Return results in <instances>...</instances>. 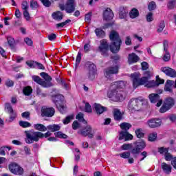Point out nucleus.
<instances>
[{"mask_svg": "<svg viewBox=\"0 0 176 176\" xmlns=\"http://www.w3.org/2000/svg\"><path fill=\"white\" fill-rule=\"evenodd\" d=\"M30 115H31V113H30L29 111H25L22 113L21 116L22 118H24L25 119H28V120H30V119H31L30 118Z\"/></svg>", "mask_w": 176, "mask_h": 176, "instance_id": "56", "label": "nucleus"}, {"mask_svg": "<svg viewBox=\"0 0 176 176\" xmlns=\"http://www.w3.org/2000/svg\"><path fill=\"white\" fill-rule=\"evenodd\" d=\"M38 2L34 1V0H32L30 2V8H32V9H37V8H38Z\"/></svg>", "mask_w": 176, "mask_h": 176, "instance_id": "53", "label": "nucleus"}, {"mask_svg": "<svg viewBox=\"0 0 176 176\" xmlns=\"http://www.w3.org/2000/svg\"><path fill=\"white\" fill-rule=\"evenodd\" d=\"M107 96L111 101L118 102L119 101H123L126 98V92L123 90L116 89V88H111L107 94Z\"/></svg>", "mask_w": 176, "mask_h": 176, "instance_id": "3", "label": "nucleus"}, {"mask_svg": "<svg viewBox=\"0 0 176 176\" xmlns=\"http://www.w3.org/2000/svg\"><path fill=\"white\" fill-rule=\"evenodd\" d=\"M127 85V82L126 81H117L113 83V85H111V89H116L117 90H119L120 89H124Z\"/></svg>", "mask_w": 176, "mask_h": 176, "instance_id": "23", "label": "nucleus"}, {"mask_svg": "<svg viewBox=\"0 0 176 176\" xmlns=\"http://www.w3.org/2000/svg\"><path fill=\"white\" fill-rule=\"evenodd\" d=\"M9 170L12 174L16 175H23L24 174V169L16 163H12L9 165Z\"/></svg>", "mask_w": 176, "mask_h": 176, "instance_id": "9", "label": "nucleus"}, {"mask_svg": "<svg viewBox=\"0 0 176 176\" xmlns=\"http://www.w3.org/2000/svg\"><path fill=\"white\" fill-rule=\"evenodd\" d=\"M148 9L150 12L155 10V9H156V3L155 1L150 2L148 6Z\"/></svg>", "mask_w": 176, "mask_h": 176, "instance_id": "46", "label": "nucleus"}, {"mask_svg": "<svg viewBox=\"0 0 176 176\" xmlns=\"http://www.w3.org/2000/svg\"><path fill=\"white\" fill-rule=\"evenodd\" d=\"M164 104L166 105L168 107L171 109L172 107H174L175 102L174 101V99L173 98H167L165 100V102Z\"/></svg>", "mask_w": 176, "mask_h": 176, "instance_id": "30", "label": "nucleus"}, {"mask_svg": "<svg viewBox=\"0 0 176 176\" xmlns=\"http://www.w3.org/2000/svg\"><path fill=\"white\" fill-rule=\"evenodd\" d=\"M156 138H157V133L156 132H153L148 135V141L151 142L156 141Z\"/></svg>", "mask_w": 176, "mask_h": 176, "instance_id": "39", "label": "nucleus"}, {"mask_svg": "<svg viewBox=\"0 0 176 176\" xmlns=\"http://www.w3.org/2000/svg\"><path fill=\"white\" fill-rule=\"evenodd\" d=\"M79 127H80V124H79V122H78V121H74L72 124L73 130H78Z\"/></svg>", "mask_w": 176, "mask_h": 176, "instance_id": "60", "label": "nucleus"}, {"mask_svg": "<svg viewBox=\"0 0 176 176\" xmlns=\"http://www.w3.org/2000/svg\"><path fill=\"white\" fill-rule=\"evenodd\" d=\"M158 152L160 153L161 154L163 153H168V148H164V147H160L158 148Z\"/></svg>", "mask_w": 176, "mask_h": 176, "instance_id": "62", "label": "nucleus"}, {"mask_svg": "<svg viewBox=\"0 0 176 176\" xmlns=\"http://www.w3.org/2000/svg\"><path fill=\"white\" fill-rule=\"evenodd\" d=\"M19 126H21V127H23V128L31 127V123H30L27 121H20Z\"/></svg>", "mask_w": 176, "mask_h": 176, "instance_id": "44", "label": "nucleus"}, {"mask_svg": "<svg viewBox=\"0 0 176 176\" xmlns=\"http://www.w3.org/2000/svg\"><path fill=\"white\" fill-rule=\"evenodd\" d=\"M80 60H82V54L80 52H78L76 59V65H79Z\"/></svg>", "mask_w": 176, "mask_h": 176, "instance_id": "61", "label": "nucleus"}, {"mask_svg": "<svg viewBox=\"0 0 176 176\" xmlns=\"http://www.w3.org/2000/svg\"><path fill=\"white\" fill-rule=\"evenodd\" d=\"M135 135L138 138H144V134L142 133V129H138L135 131Z\"/></svg>", "mask_w": 176, "mask_h": 176, "instance_id": "41", "label": "nucleus"}, {"mask_svg": "<svg viewBox=\"0 0 176 176\" xmlns=\"http://www.w3.org/2000/svg\"><path fill=\"white\" fill-rule=\"evenodd\" d=\"M52 100L54 104H56L60 113H64V112H65V107H64V104H63V101H64V96L61 95H56L53 97Z\"/></svg>", "mask_w": 176, "mask_h": 176, "instance_id": "6", "label": "nucleus"}, {"mask_svg": "<svg viewBox=\"0 0 176 176\" xmlns=\"http://www.w3.org/2000/svg\"><path fill=\"white\" fill-rule=\"evenodd\" d=\"M113 116L115 120H117L118 122H120V120H123V113L120 112V110L118 109H114Z\"/></svg>", "mask_w": 176, "mask_h": 176, "instance_id": "27", "label": "nucleus"}, {"mask_svg": "<svg viewBox=\"0 0 176 176\" xmlns=\"http://www.w3.org/2000/svg\"><path fill=\"white\" fill-rule=\"evenodd\" d=\"M118 72H119V68L118 67V66L110 67L104 69V76H106V78H109L111 75L118 74Z\"/></svg>", "mask_w": 176, "mask_h": 176, "instance_id": "20", "label": "nucleus"}, {"mask_svg": "<svg viewBox=\"0 0 176 176\" xmlns=\"http://www.w3.org/2000/svg\"><path fill=\"white\" fill-rule=\"evenodd\" d=\"M146 20L148 23H151V21H153V13L148 12L146 15Z\"/></svg>", "mask_w": 176, "mask_h": 176, "instance_id": "55", "label": "nucleus"}, {"mask_svg": "<svg viewBox=\"0 0 176 176\" xmlns=\"http://www.w3.org/2000/svg\"><path fill=\"white\" fill-rule=\"evenodd\" d=\"M163 46L164 54L162 58L164 61H170V58H171V55L170 54V52H168V42L166 40L164 41Z\"/></svg>", "mask_w": 176, "mask_h": 176, "instance_id": "17", "label": "nucleus"}, {"mask_svg": "<svg viewBox=\"0 0 176 176\" xmlns=\"http://www.w3.org/2000/svg\"><path fill=\"white\" fill-rule=\"evenodd\" d=\"M99 52L102 53V54H107V52L109 50V45H108V41L107 40L100 41V45L98 47Z\"/></svg>", "mask_w": 176, "mask_h": 176, "instance_id": "18", "label": "nucleus"}, {"mask_svg": "<svg viewBox=\"0 0 176 176\" xmlns=\"http://www.w3.org/2000/svg\"><path fill=\"white\" fill-rule=\"evenodd\" d=\"M52 17L54 20H63V13H61L60 11L54 12L52 14Z\"/></svg>", "mask_w": 176, "mask_h": 176, "instance_id": "37", "label": "nucleus"}, {"mask_svg": "<svg viewBox=\"0 0 176 176\" xmlns=\"http://www.w3.org/2000/svg\"><path fill=\"white\" fill-rule=\"evenodd\" d=\"M68 23H71V20L67 19L65 22H62L60 23H57L56 24V27H58V28H60V27L63 28L65 25H67L68 24Z\"/></svg>", "mask_w": 176, "mask_h": 176, "instance_id": "58", "label": "nucleus"}, {"mask_svg": "<svg viewBox=\"0 0 176 176\" xmlns=\"http://www.w3.org/2000/svg\"><path fill=\"white\" fill-rule=\"evenodd\" d=\"M129 16L131 19H135L140 16V12L137 8H133L129 12Z\"/></svg>", "mask_w": 176, "mask_h": 176, "instance_id": "33", "label": "nucleus"}, {"mask_svg": "<svg viewBox=\"0 0 176 176\" xmlns=\"http://www.w3.org/2000/svg\"><path fill=\"white\" fill-rule=\"evenodd\" d=\"M7 39L10 47H11V49H14V45H16V41H14V38L12 36H8Z\"/></svg>", "mask_w": 176, "mask_h": 176, "instance_id": "36", "label": "nucleus"}, {"mask_svg": "<svg viewBox=\"0 0 176 176\" xmlns=\"http://www.w3.org/2000/svg\"><path fill=\"white\" fill-rule=\"evenodd\" d=\"M76 118L79 120L80 122H84V123H87V122H86V120H85V119L83 118V113H79Z\"/></svg>", "mask_w": 176, "mask_h": 176, "instance_id": "52", "label": "nucleus"}, {"mask_svg": "<svg viewBox=\"0 0 176 176\" xmlns=\"http://www.w3.org/2000/svg\"><path fill=\"white\" fill-rule=\"evenodd\" d=\"M54 135L56 137H58V138H64V139L68 138V136L67 135L60 131L55 133Z\"/></svg>", "mask_w": 176, "mask_h": 176, "instance_id": "48", "label": "nucleus"}, {"mask_svg": "<svg viewBox=\"0 0 176 176\" xmlns=\"http://www.w3.org/2000/svg\"><path fill=\"white\" fill-rule=\"evenodd\" d=\"M56 111L53 107H47L46 106L42 107L41 108V116L46 118H52L54 116Z\"/></svg>", "mask_w": 176, "mask_h": 176, "instance_id": "11", "label": "nucleus"}, {"mask_svg": "<svg viewBox=\"0 0 176 176\" xmlns=\"http://www.w3.org/2000/svg\"><path fill=\"white\" fill-rule=\"evenodd\" d=\"M23 16L25 19H26L27 21H30L31 16H30V12H28V10L23 11Z\"/></svg>", "mask_w": 176, "mask_h": 176, "instance_id": "59", "label": "nucleus"}, {"mask_svg": "<svg viewBox=\"0 0 176 176\" xmlns=\"http://www.w3.org/2000/svg\"><path fill=\"white\" fill-rule=\"evenodd\" d=\"M148 98L153 104H156V107H160L163 102V100L160 99V96L157 94H151L148 96Z\"/></svg>", "mask_w": 176, "mask_h": 176, "instance_id": "15", "label": "nucleus"}, {"mask_svg": "<svg viewBox=\"0 0 176 176\" xmlns=\"http://www.w3.org/2000/svg\"><path fill=\"white\" fill-rule=\"evenodd\" d=\"M120 127L122 130H124V131H127L131 129V124L129 122H122L120 124Z\"/></svg>", "mask_w": 176, "mask_h": 176, "instance_id": "34", "label": "nucleus"}, {"mask_svg": "<svg viewBox=\"0 0 176 176\" xmlns=\"http://www.w3.org/2000/svg\"><path fill=\"white\" fill-rule=\"evenodd\" d=\"M169 109H170V108H169L168 106L164 104L162 107L160 108V112L161 113H164V112H167V111H168Z\"/></svg>", "mask_w": 176, "mask_h": 176, "instance_id": "50", "label": "nucleus"}, {"mask_svg": "<svg viewBox=\"0 0 176 176\" xmlns=\"http://www.w3.org/2000/svg\"><path fill=\"white\" fill-rule=\"evenodd\" d=\"M36 95L41 98H43L46 97V96H47V94H46V93L45 92H43L42 89H41L40 88H36Z\"/></svg>", "mask_w": 176, "mask_h": 176, "instance_id": "42", "label": "nucleus"}, {"mask_svg": "<svg viewBox=\"0 0 176 176\" xmlns=\"http://www.w3.org/2000/svg\"><path fill=\"white\" fill-rule=\"evenodd\" d=\"M161 168L166 174H170L171 173L172 167L171 165L167 164L166 162H163L161 164Z\"/></svg>", "mask_w": 176, "mask_h": 176, "instance_id": "28", "label": "nucleus"}, {"mask_svg": "<svg viewBox=\"0 0 176 176\" xmlns=\"http://www.w3.org/2000/svg\"><path fill=\"white\" fill-rule=\"evenodd\" d=\"M146 124L150 129H156L162 126V120L159 118H151L147 121Z\"/></svg>", "mask_w": 176, "mask_h": 176, "instance_id": "13", "label": "nucleus"}, {"mask_svg": "<svg viewBox=\"0 0 176 176\" xmlns=\"http://www.w3.org/2000/svg\"><path fill=\"white\" fill-rule=\"evenodd\" d=\"M164 83V80L162 79L159 77V76H156V80H147L146 82L145 87L152 88V87H157L160 85H163Z\"/></svg>", "mask_w": 176, "mask_h": 176, "instance_id": "10", "label": "nucleus"}, {"mask_svg": "<svg viewBox=\"0 0 176 176\" xmlns=\"http://www.w3.org/2000/svg\"><path fill=\"white\" fill-rule=\"evenodd\" d=\"M142 107V101L141 100L134 98L131 99L128 105L129 111H140Z\"/></svg>", "mask_w": 176, "mask_h": 176, "instance_id": "7", "label": "nucleus"}, {"mask_svg": "<svg viewBox=\"0 0 176 176\" xmlns=\"http://www.w3.org/2000/svg\"><path fill=\"white\" fill-rule=\"evenodd\" d=\"M41 2L45 6V8H50V6L52 5V2L49 0H40Z\"/></svg>", "mask_w": 176, "mask_h": 176, "instance_id": "57", "label": "nucleus"}, {"mask_svg": "<svg viewBox=\"0 0 176 176\" xmlns=\"http://www.w3.org/2000/svg\"><path fill=\"white\" fill-rule=\"evenodd\" d=\"M21 8L23 10H28V3L27 1H23L21 4Z\"/></svg>", "mask_w": 176, "mask_h": 176, "instance_id": "63", "label": "nucleus"}, {"mask_svg": "<svg viewBox=\"0 0 176 176\" xmlns=\"http://www.w3.org/2000/svg\"><path fill=\"white\" fill-rule=\"evenodd\" d=\"M118 140L120 141H122V140H125V141H130V140H133V135L129 133L128 131H122L120 133V137Z\"/></svg>", "mask_w": 176, "mask_h": 176, "instance_id": "21", "label": "nucleus"}, {"mask_svg": "<svg viewBox=\"0 0 176 176\" xmlns=\"http://www.w3.org/2000/svg\"><path fill=\"white\" fill-rule=\"evenodd\" d=\"M164 27H166L164 21H162L160 23L158 29L157 30V32H162L163 31V30H164Z\"/></svg>", "mask_w": 176, "mask_h": 176, "instance_id": "49", "label": "nucleus"}, {"mask_svg": "<svg viewBox=\"0 0 176 176\" xmlns=\"http://www.w3.org/2000/svg\"><path fill=\"white\" fill-rule=\"evenodd\" d=\"M162 72L166 74L167 76L170 78H176V71L174 69L170 68L168 67H164L161 68Z\"/></svg>", "mask_w": 176, "mask_h": 176, "instance_id": "19", "label": "nucleus"}, {"mask_svg": "<svg viewBox=\"0 0 176 176\" xmlns=\"http://www.w3.org/2000/svg\"><path fill=\"white\" fill-rule=\"evenodd\" d=\"M95 34L98 38H104L105 36V32L100 28L95 30Z\"/></svg>", "mask_w": 176, "mask_h": 176, "instance_id": "31", "label": "nucleus"}, {"mask_svg": "<svg viewBox=\"0 0 176 176\" xmlns=\"http://www.w3.org/2000/svg\"><path fill=\"white\" fill-rule=\"evenodd\" d=\"M78 133L82 135V137H89V138H93L94 137L93 129L90 125H87L85 128L78 131Z\"/></svg>", "mask_w": 176, "mask_h": 176, "instance_id": "12", "label": "nucleus"}, {"mask_svg": "<svg viewBox=\"0 0 176 176\" xmlns=\"http://www.w3.org/2000/svg\"><path fill=\"white\" fill-rule=\"evenodd\" d=\"M121 148L123 151H129V149H133V144H124Z\"/></svg>", "mask_w": 176, "mask_h": 176, "instance_id": "45", "label": "nucleus"}, {"mask_svg": "<svg viewBox=\"0 0 176 176\" xmlns=\"http://www.w3.org/2000/svg\"><path fill=\"white\" fill-rule=\"evenodd\" d=\"M87 77L90 80H94V79H96V75H97V67L96 65L91 63H87Z\"/></svg>", "mask_w": 176, "mask_h": 176, "instance_id": "8", "label": "nucleus"}, {"mask_svg": "<svg viewBox=\"0 0 176 176\" xmlns=\"http://www.w3.org/2000/svg\"><path fill=\"white\" fill-rule=\"evenodd\" d=\"M127 13H129V11L124 7L120 8V19H126L127 17Z\"/></svg>", "mask_w": 176, "mask_h": 176, "instance_id": "29", "label": "nucleus"}, {"mask_svg": "<svg viewBox=\"0 0 176 176\" xmlns=\"http://www.w3.org/2000/svg\"><path fill=\"white\" fill-rule=\"evenodd\" d=\"M74 119V115H70L69 116H67L63 120V124H68L71 120Z\"/></svg>", "mask_w": 176, "mask_h": 176, "instance_id": "43", "label": "nucleus"}, {"mask_svg": "<svg viewBox=\"0 0 176 176\" xmlns=\"http://www.w3.org/2000/svg\"><path fill=\"white\" fill-rule=\"evenodd\" d=\"M41 76L43 78V79H45V82L47 83H50L51 80H52V76H49V74H47V73L45 72H41L40 74Z\"/></svg>", "mask_w": 176, "mask_h": 176, "instance_id": "38", "label": "nucleus"}, {"mask_svg": "<svg viewBox=\"0 0 176 176\" xmlns=\"http://www.w3.org/2000/svg\"><path fill=\"white\" fill-rule=\"evenodd\" d=\"M176 1L175 0H170L168 3V8L169 9H174L175 8Z\"/></svg>", "mask_w": 176, "mask_h": 176, "instance_id": "51", "label": "nucleus"}, {"mask_svg": "<svg viewBox=\"0 0 176 176\" xmlns=\"http://www.w3.org/2000/svg\"><path fill=\"white\" fill-rule=\"evenodd\" d=\"M140 61V57L135 53H131L128 55L129 64H135Z\"/></svg>", "mask_w": 176, "mask_h": 176, "instance_id": "22", "label": "nucleus"}, {"mask_svg": "<svg viewBox=\"0 0 176 176\" xmlns=\"http://www.w3.org/2000/svg\"><path fill=\"white\" fill-rule=\"evenodd\" d=\"M6 111H7V112L10 114L14 112L13 109L12 108V106H10V104L9 103L6 104Z\"/></svg>", "mask_w": 176, "mask_h": 176, "instance_id": "54", "label": "nucleus"}, {"mask_svg": "<svg viewBox=\"0 0 176 176\" xmlns=\"http://www.w3.org/2000/svg\"><path fill=\"white\" fill-rule=\"evenodd\" d=\"M152 72L149 71H146L144 72V76L141 78V74L140 73H133L131 75V79L133 82V86L134 89H137L138 86H142L145 83L148 82L149 78L153 76Z\"/></svg>", "mask_w": 176, "mask_h": 176, "instance_id": "1", "label": "nucleus"}, {"mask_svg": "<svg viewBox=\"0 0 176 176\" xmlns=\"http://www.w3.org/2000/svg\"><path fill=\"white\" fill-rule=\"evenodd\" d=\"M61 127L58 124H52L48 125L47 126V130H50L52 133H54L55 131H58Z\"/></svg>", "mask_w": 176, "mask_h": 176, "instance_id": "32", "label": "nucleus"}, {"mask_svg": "<svg viewBox=\"0 0 176 176\" xmlns=\"http://www.w3.org/2000/svg\"><path fill=\"white\" fill-rule=\"evenodd\" d=\"M91 20V12H89L85 15V21L86 23H90Z\"/></svg>", "mask_w": 176, "mask_h": 176, "instance_id": "64", "label": "nucleus"}, {"mask_svg": "<svg viewBox=\"0 0 176 176\" xmlns=\"http://www.w3.org/2000/svg\"><path fill=\"white\" fill-rule=\"evenodd\" d=\"M109 38L112 41L110 45V50L112 53H118L120 50V45H122V40L119 37V33L115 30H112L110 33Z\"/></svg>", "mask_w": 176, "mask_h": 176, "instance_id": "2", "label": "nucleus"}, {"mask_svg": "<svg viewBox=\"0 0 176 176\" xmlns=\"http://www.w3.org/2000/svg\"><path fill=\"white\" fill-rule=\"evenodd\" d=\"M174 81L171 80H167L165 84L164 90L169 93H173V89H174Z\"/></svg>", "mask_w": 176, "mask_h": 176, "instance_id": "25", "label": "nucleus"}, {"mask_svg": "<svg viewBox=\"0 0 176 176\" xmlns=\"http://www.w3.org/2000/svg\"><path fill=\"white\" fill-rule=\"evenodd\" d=\"M94 109L98 115H101V113H104V112L107 111V107H103L100 104L95 103L94 104Z\"/></svg>", "mask_w": 176, "mask_h": 176, "instance_id": "24", "label": "nucleus"}, {"mask_svg": "<svg viewBox=\"0 0 176 176\" xmlns=\"http://www.w3.org/2000/svg\"><path fill=\"white\" fill-rule=\"evenodd\" d=\"M32 93V88H31V87L28 86L23 89V94H25V96H30Z\"/></svg>", "mask_w": 176, "mask_h": 176, "instance_id": "40", "label": "nucleus"}, {"mask_svg": "<svg viewBox=\"0 0 176 176\" xmlns=\"http://www.w3.org/2000/svg\"><path fill=\"white\" fill-rule=\"evenodd\" d=\"M146 144L145 141L140 140L133 143V148L131 151L132 155H139L143 149H145Z\"/></svg>", "mask_w": 176, "mask_h": 176, "instance_id": "5", "label": "nucleus"}, {"mask_svg": "<svg viewBox=\"0 0 176 176\" xmlns=\"http://www.w3.org/2000/svg\"><path fill=\"white\" fill-rule=\"evenodd\" d=\"M130 155L131 153L129 151H125L119 154L120 157H122V159H129L130 157Z\"/></svg>", "mask_w": 176, "mask_h": 176, "instance_id": "47", "label": "nucleus"}, {"mask_svg": "<svg viewBox=\"0 0 176 176\" xmlns=\"http://www.w3.org/2000/svg\"><path fill=\"white\" fill-rule=\"evenodd\" d=\"M25 134L26 135L25 142L27 144H34V142H38L40 138L45 137V134L39 131H25Z\"/></svg>", "mask_w": 176, "mask_h": 176, "instance_id": "4", "label": "nucleus"}, {"mask_svg": "<svg viewBox=\"0 0 176 176\" xmlns=\"http://www.w3.org/2000/svg\"><path fill=\"white\" fill-rule=\"evenodd\" d=\"M104 20H112L113 19V12L111 8H107L103 14Z\"/></svg>", "mask_w": 176, "mask_h": 176, "instance_id": "26", "label": "nucleus"}, {"mask_svg": "<svg viewBox=\"0 0 176 176\" xmlns=\"http://www.w3.org/2000/svg\"><path fill=\"white\" fill-rule=\"evenodd\" d=\"M32 79L34 80V82L38 85H40V86H42L43 87H50L52 86V82H47L46 81L42 80L39 76H32Z\"/></svg>", "mask_w": 176, "mask_h": 176, "instance_id": "14", "label": "nucleus"}, {"mask_svg": "<svg viewBox=\"0 0 176 176\" xmlns=\"http://www.w3.org/2000/svg\"><path fill=\"white\" fill-rule=\"evenodd\" d=\"M34 127L38 131H46L47 130V127L42 124H36L34 125Z\"/></svg>", "mask_w": 176, "mask_h": 176, "instance_id": "35", "label": "nucleus"}, {"mask_svg": "<svg viewBox=\"0 0 176 176\" xmlns=\"http://www.w3.org/2000/svg\"><path fill=\"white\" fill-rule=\"evenodd\" d=\"M65 10L67 13H74L75 12V0H67L65 5Z\"/></svg>", "mask_w": 176, "mask_h": 176, "instance_id": "16", "label": "nucleus"}]
</instances>
